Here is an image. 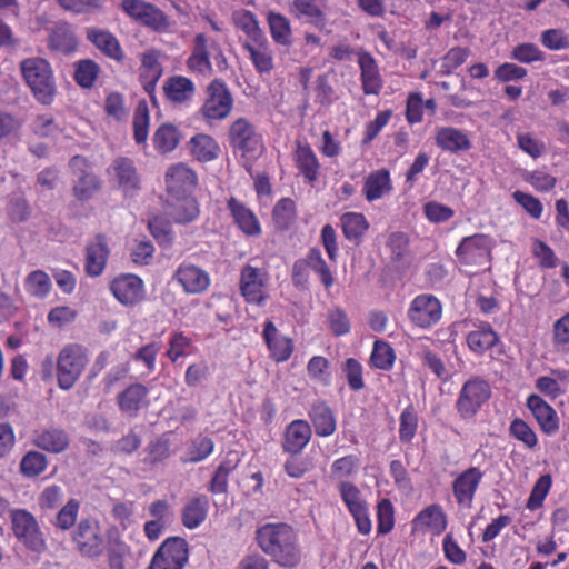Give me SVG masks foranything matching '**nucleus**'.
<instances>
[{"label": "nucleus", "mask_w": 569, "mask_h": 569, "mask_svg": "<svg viewBox=\"0 0 569 569\" xmlns=\"http://www.w3.org/2000/svg\"><path fill=\"white\" fill-rule=\"evenodd\" d=\"M495 240L485 233L463 237L455 250L458 261L465 266H485L490 262Z\"/></svg>", "instance_id": "nucleus-5"}, {"label": "nucleus", "mask_w": 569, "mask_h": 569, "mask_svg": "<svg viewBox=\"0 0 569 569\" xmlns=\"http://www.w3.org/2000/svg\"><path fill=\"white\" fill-rule=\"evenodd\" d=\"M296 217L295 202L289 198H282L273 208V219L279 228H287Z\"/></svg>", "instance_id": "nucleus-60"}, {"label": "nucleus", "mask_w": 569, "mask_h": 569, "mask_svg": "<svg viewBox=\"0 0 569 569\" xmlns=\"http://www.w3.org/2000/svg\"><path fill=\"white\" fill-rule=\"evenodd\" d=\"M78 550L86 557H98L103 552L104 543L98 523L81 520L73 533Z\"/></svg>", "instance_id": "nucleus-16"}, {"label": "nucleus", "mask_w": 569, "mask_h": 569, "mask_svg": "<svg viewBox=\"0 0 569 569\" xmlns=\"http://www.w3.org/2000/svg\"><path fill=\"white\" fill-rule=\"evenodd\" d=\"M267 22L274 43L283 47L292 44V28L290 20L282 13L269 11Z\"/></svg>", "instance_id": "nucleus-36"}, {"label": "nucleus", "mask_w": 569, "mask_h": 569, "mask_svg": "<svg viewBox=\"0 0 569 569\" xmlns=\"http://www.w3.org/2000/svg\"><path fill=\"white\" fill-rule=\"evenodd\" d=\"M263 340L270 351V357L277 362L287 361L293 352V341L279 332L271 320L263 325Z\"/></svg>", "instance_id": "nucleus-19"}, {"label": "nucleus", "mask_w": 569, "mask_h": 569, "mask_svg": "<svg viewBox=\"0 0 569 569\" xmlns=\"http://www.w3.org/2000/svg\"><path fill=\"white\" fill-rule=\"evenodd\" d=\"M47 458L38 451L28 452L21 460L20 468L24 476L36 477L44 471Z\"/></svg>", "instance_id": "nucleus-61"}, {"label": "nucleus", "mask_w": 569, "mask_h": 569, "mask_svg": "<svg viewBox=\"0 0 569 569\" xmlns=\"http://www.w3.org/2000/svg\"><path fill=\"white\" fill-rule=\"evenodd\" d=\"M407 315L416 327L429 329L440 321L442 305L433 295L421 293L412 299Z\"/></svg>", "instance_id": "nucleus-8"}, {"label": "nucleus", "mask_w": 569, "mask_h": 569, "mask_svg": "<svg viewBox=\"0 0 569 569\" xmlns=\"http://www.w3.org/2000/svg\"><path fill=\"white\" fill-rule=\"evenodd\" d=\"M490 397L491 388L487 381L480 378L469 379L458 395L456 409L462 419H472Z\"/></svg>", "instance_id": "nucleus-6"}, {"label": "nucleus", "mask_w": 569, "mask_h": 569, "mask_svg": "<svg viewBox=\"0 0 569 569\" xmlns=\"http://www.w3.org/2000/svg\"><path fill=\"white\" fill-rule=\"evenodd\" d=\"M52 283L50 277L42 270H34L30 272L24 280L26 291L34 298H46L49 295Z\"/></svg>", "instance_id": "nucleus-45"}, {"label": "nucleus", "mask_w": 569, "mask_h": 569, "mask_svg": "<svg viewBox=\"0 0 569 569\" xmlns=\"http://www.w3.org/2000/svg\"><path fill=\"white\" fill-rule=\"evenodd\" d=\"M232 21L246 34L243 42H252L266 36L259 26L257 17L249 10L240 9L233 11Z\"/></svg>", "instance_id": "nucleus-40"}, {"label": "nucleus", "mask_w": 569, "mask_h": 569, "mask_svg": "<svg viewBox=\"0 0 569 569\" xmlns=\"http://www.w3.org/2000/svg\"><path fill=\"white\" fill-rule=\"evenodd\" d=\"M510 58L520 63L541 62L545 60V52L531 42H523L515 46L510 52Z\"/></svg>", "instance_id": "nucleus-50"}, {"label": "nucleus", "mask_w": 569, "mask_h": 569, "mask_svg": "<svg viewBox=\"0 0 569 569\" xmlns=\"http://www.w3.org/2000/svg\"><path fill=\"white\" fill-rule=\"evenodd\" d=\"M552 485V479L550 475L541 476L535 483L530 496L527 500L526 507L527 509L535 511L539 509L546 497L548 496L550 488Z\"/></svg>", "instance_id": "nucleus-52"}, {"label": "nucleus", "mask_w": 569, "mask_h": 569, "mask_svg": "<svg viewBox=\"0 0 569 569\" xmlns=\"http://www.w3.org/2000/svg\"><path fill=\"white\" fill-rule=\"evenodd\" d=\"M311 428L309 423L301 419L291 421L283 435L282 449L290 455L300 453L311 439Z\"/></svg>", "instance_id": "nucleus-23"}, {"label": "nucleus", "mask_w": 569, "mask_h": 569, "mask_svg": "<svg viewBox=\"0 0 569 569\" xmlns=\"http://www.w3.org/2000/svg\"><path fill=\"white\" fill-rule=\"evenodd\" d=\"M178 128L170 123L161 124L153 134L154 149L160 153L173 151L180 142Z\"/></svg>", "instance_id": "nucleus-43"}, {"label": "nucleus", "mask_w": 569, "mask_h": 569, "mask_svg": "<svg viewBox=\"0 0 569 569\" xmlns=\"http://www.w3.org/2000/svg\"><path fill=\"white\" fill-rule=\"evenodd\" d=\"M540 42L551 51L569 49V36L559 28L543 30L540 34Z\"/></svg>", "instance_id": "nucleus-56"}, {"label": "nucleus", "mask_w": 569, "mask_h": 569, "mask_svg": "<svg viewBox=\"0 0 569 569\" xmlns=\"http://www.w3.org/2000/svg\"><path fill=\"white\" fill-rule=\"evenodd\" d=\"M390 174L387 169H380L368 174L363 184V194L368 201L380 199L388 190Z\"/></svg>", "instance_id": "nucleus-41"}, {"label": "nucleus", "mask_w": 569, "mask_h": 569, "mask_svg": "<svg viewBox=\"0 0 569 569\" xmlns=\"http://www.w3.org/2000/svg\"><path fill=\"white\" fill-rule=\"evenodd\" d=\"M214 449V443L211 438L206 436H198L191 441L188 449V462L197 463L208 458Z\"/></svg>", "instance_id": "nucleus-54"}, {"label": "nucleus", "mask_w": 569, "mask_h": 569, "mask_svg": "<svg viewBox=\"0 0 569 569\" xmlns=\"http://www.w3.org/2000/svg\"><path fill=\"white\" fill-rule=\"evenodd\" d=\"M149 109L144 101L138 103L133 116V134L137 143L146 142L149 132Z\"/></svg>", "instance_id": "nucleus-53"}, {"label": "nucleus", "mask_w": 569, "mask_h": 569, "mask_svg": "<svg viewBox=\"0 0 569 569\" xmlns=\"http://www.w3.org/2000/svg\"><path fill=\"white\" fill-rule=\"evenodd\" d=\"M90 360L88 349L80 343H67L56 359L57 382L60 389L69 390L82 376Z\"/></svg>", "instance_id": "nucleus-3"}, {"label": "nucleus", "mask_w": 569, "mask_h": 569, "mask_svg": "<svg viewBox=\"0 0 569 569\" xmlns=\"http://www.w3.org/2000/svg\"><path fill=\"white\" fill-rule=\"evenodd\" d=\"M63 500V490L60 486L46 487L38 497V505L43 511L56 509Z\"/></svg>", "instance_id": "nucleus-64"}, {"label": "nucleus", "mask_w": 569, "mask_h": 569, "mask_svg": "<svg viewBox=\"0 0 569 569\" xmlns=\"http://www.w3.org/2000/svg\"><path fill=\"white\" fill-rule=\"evenodd\" d=\"M329 361L322 356H313L307 363L308 376L323 385L330 383Z\"/></svg>", "instance_id": "nucleus-59"}, {"label": "nucleus", "mask_w": 569, "mask_h": 569, "mask_svg": "<svg viewBox=\"0 0 569 569\" xmlns=\"http://www.w3.org/2000/svg\"><path fill=\"white\" fill-rule=\"evenodd\" d=\"M189 557L188 543L182 538L164 540L153 555L148 569H183Z\"/></svg>", "instance_id": "nucleus-7"}, {"label": "nucleus", "mask_w": 569, "mask_h": 569, "mask_svg": "<svg viewBox=\"0 0 569 569\" xmlns=\"http://www.w3.org/2000/svg\"><path fill=\"white\" fill-rule=\"evenodd\" d=\"M483 475L478 467H470L455 478L452 481V493L460 507L470 508L472 506Z\"/></svg>", "instance_id": "nucleus-14"}, {"label": "nucleus", "mask_w": 569, "mask_h": 569, "mask_svg": "<svg viewBox=\"0 0 569 569\" xmlns=\"http://www.w3.org/2000/svg\"><path fill=\"white\" fill-rule=\"evenodd\" d=\"M86 271L91 277H98L106 268L109 248L103 236H97L86 249Z\"/></svg>", "instance_id": "nucleus-29"}, {"label": "nucleus", "mask_w": 569, "mask_h": 569, "mask_svg": "<svg viewBox=\"0 0 569 569\" xmlns=\"http://www.w3.org/2000/svg\"><path fill=\"white\" fill-rule=\"evenodd\" d=\"M211 48H218V41L208 38L203 33L196 34L191 54L186 62L189 72L201 76L212 74L213 68L210 61Z\"/></svg>", "instance_id": "nucleus-13"}, {"label": "nucleus", "mask_w": 569, "mask_h": 569, "mask_svg": "<svg viewBox=\"0 0 569 569\" xmlns=\"http://www.w3.org/2000/svg\"><path fill=\"white\" fill-rule=\"evenodd\" d=\"M297 20L322 31L328 27V18L321 0H292L288 9Z\"/></svg>", "instance_id": "nucleus-17"}, {"label": "nucleus", "mask_w": 569, "mask_h": 569, "mask_svg": "<svg viewBox=\"0 0 569 569\" xmlns=\"http://www.w3.org/2000/svg\"><path fill=\"white\" fill-rule=\"evenodd\" d=\"M266 273L262 269L247 264L240 274V291L248 303L261 306L266 298Z\"/></svg>", "instance_id": "nucleus-15"}, {"label": "nucleus", "mask_w": 569, "mask_h": 569, "mask_svg": "<svg viewBox=\"0 0 569 569\" xmlns=\"http://www.w3.org/2000/svg\"><path fill=\"white\" fill-rule=\"evenodd\" d=\"M69 442L67 432L58 428L42 430L34 438V445L38 448L53 453L64 451Z\"/></svg>", "instance_id": "nucleus-39"}, {"label": "nucleus", "mask_w": 569, "mask_h": 569, "mask_svg": "<svg viewBox=\"0 0 569 569\" xmlns=\"http://www.w3.org/2000/svg\"><path fill=\"white\" fill-rule=\"evenodd\" d=\"M208 97L201 107V113L207 120L226 119L233 107V98L227 84L219 79L213 80L207 89Z\"/></svg>", "instance_id": "nucleus-9"}, {"label": "nucleus", "mask_w": 569, "mask_h": 569, "mask_svg": "<svg viewBox=\"0 0 569 569\" xmlns=\"http://www.w3.org/2000/svg\"><path fill=\"white\" fill-rule=\"evenodd\" d=\"M293 161L305 181L312 184L320 174L319 160L308 142L296 141Z\"/></svg>", "instance_id": "nucleus-21"}, {"label": "nucleus", "mask_w": 569, "mask_h": 569, "mask_svg": "<svg viewBox=\"0 0 569 569\" xmlns=\"http://www.w3.org/2000/svg\"><path fill=\"white\" fill-rule=\"evenodd\" d=\"M498 341V333L493 330L491 325L487 322L480 323L475 330L467 335V345L469 349L477 355H483Z\"/></svg>", "instance_id": "nucleus-35"}, {"label": "nucleus", "mask_w": 569, "mask_h": 569, "mask_svg": "<svg viewBox=\"0 0 569 569\" xmlns=\"http://www.w3.org/2000/svg\"><path fill=\"white\" fill-rule=\"evenodd\" d=\"M229 143L234 153L246 160L257 159L263 149L261 136L254 126L246 118L236 119L229 127Z\"/></svg>", "instance_id": "nucleus-4"}, {"label": "nucleus", "mask_w": 569, "mask_h": 569, "mask_svg": "<svg viewBox=\"0 0 569 569\" xmlns=\"http://www.w3.org/2000/svg\"><path fill=\"white\" fill-rule=\"evenodd\" d=\"M99 66L92 60H81L74 70V80L82 88H91L97 80Z\"/></svg>", "instance_id": "nucleus-57"}, {"label": "nucleus", "mask_w": 569, "mask_h": 569, "mask_svg": "<svg viewBox=\"0 0 569 569\" xmlns=\"http://www.w3.org/2000/svg\"><path fill=\"white\" fill-rule=\"evenodd\" d=\"M172 279L187 295H201L211 284L208 271L189 261H183L177 267Z\"/></svg>", "instance_id": "nucleus-11"}, {"label": "nucleus", "mask_w": 569, "mask_h": 569, "mask_svg": "<svg viewBox=\"0 0 569 569\" xmlns=\"http://www.w3.org/2000/svg\"><path fill=\"white\" fill-rule=\"evenodd\" d=\"M358 64L361 69L365 93H378L381 88V80L373 58L367 52H360L358 54Z\"/></svg>", "instance_id": "nucleus-38"}, {"label": "nucleus", "mask_w": 569, "mask_h": 569, "mask_svg": "<svg viewBox=\"0 0 569 569\" xmlns=\"http://www.w3.org/2000/svg\"><path fill=\"white\" fill-rule=\"evenodd\" d=\"M261 550L281 567L293 568L301 560L295 530L287 523H266L256 532Z\"/></svg>", "instance_id": "nucleus-1"}, {"label": "nucleus", "mask_w": 569, "mask_h": 569, "mask_svg": "<svg viewBox=\"0 0 569 569\" xmlns=\"http://www.w3.org/2000/svg\"><path fill=\"white\" fill-rule=\"evenodd\" d=\"M342 231L348 240H357L368 229V222L362 213L347 212L341 217Z\"/></svg>", "instance_id": "nucleus-48"}, {"label": "nucleus", "mask_w": 569, "mask_h": 569, "mask_svg": "<svg viewBox=\"0 0 569 569\" xmlns=\"http://www.w3.org/2000/svg\"><path fill=\"white\" fill-rule=\"evenodd\" d=\"M209 498L206 495H196L187 500L181 511V521L188 529L200 527L207 519Z\"/></svg>", "instance_id": "nucleus-28"}, {"label": "nucleus", "mask_w": 569, "mask_h": 569, "mask_svg": "<svg viewBox=\"0 0 569 569\" xmlns=\"http://www.w3.org/2000/svg\"><path fill=\"white\" fill-rule=\"evenodd\" d=\"M415 529L428 530L435 536L441 535L448 525L441 506L433 503L422 509L412 521Z\"/></svg>", "instance_id": "nucleus-27"}, {"label": "nucleus", "mask_w": 569, "mask_h": 569, "mask_svg": "<svg viewBox=\"0 0 569 569\" xmlns=\"http://www.w3.org/2000/svg\"><path fill=\"white\" fill-rule=\"evenodd\" d=\"M166 98L174 104H184L191 101L196 92L194 83L187 77H169L163 84Z\"/></svg>", "instance_id": "nucleus-30"}, {"label": "nucleus", "mask_w": 569, "mask_h": 569, "mask_svg": "<svg viewBox=\"0 0 569 569\" xmlns=\"http://www.w3.org/2000/svg\"><path fill=\"white\" fill-rule=\"evenodd\" d=\"M393 270L405 271L413 262V254L409 249V237L403 232L393 233Z\"/></svg>", "instance_id": "nucleus-44"}, {"label": "nucleus", "mask_w": 569, "mask_h": 569, "mask_svg": "<svg viewBox=\"0 0 569 569\" xmlns=\"http://www.w3.org/2000/svg\"><path fill=\"white\" fill-rule=\"evenodd\" d=\"M327 320L330 330L336 336H345L350 331V321L348 315L340 307H335L328 311Z\"/></svg>", "instance_id": "nucleus-63"}, {"label": "nucleus", "mask_w": 569, "mask_h": 569, "mask_svg": "<svg viewBox=\"0 0 569 569\" xmlns=\"http://www.w3.org/2000/svg\"><path fill=\"white\" fill-rule=\"evenodd\" d=\"M228 209L230 210L236 224L243 233L251 237L259 236L261 233L259 220L243 203L231 198L228 201Z\"/></svg>", "instance_id": "nucleus-34"}, {"label": "nucleus", "mask_w": 569, "mask_h": 569, "mask_svg": "<svg viewBox=\"0 0 569 569\" xmlns=\"http://www.w3.org/2000/svg\"><path fill=\"white\" fill-rule=\"evenodd\" d=\"M20 69L27 86L42 104H50L56 96V81L50 63L42 58L21 61Z\"/></svg>", "instance_id": "nucleus-2"}, {"label": "nucleus", "mask_w": 569, "mask_h": 569, "mask_svg": "<svg viewBox=\"0 0 569 569\" xmlns=\"http://www.w3.org/2000/svg\"><path fill=\"white\" fill-rule=\"evenodd\" d=\"M242 47L258 73L269 74L273 70L274 54L266 36L252 42H242Z\"/></svg>", "instance_id": "nucleus-22"}, {"label": "nucleus", "mask_w": 569, "mask_h": 569, "mask_svg": "<svg viewBox=\"0 0 569 569\" xmlns=\"http://www.w3.org/2000/svg\"><path fill=\"white\" fill-rule=\"evenodd\" d=\"M196 183V173L183 163L171 166L166 173L168 197L189 194Z\"/></svg>", "instance_id": "nucleus-20"}, {"label": "nucleus", "mask_w": 569, "mask_h": 569, "mask_svg": "<svg viewBox=\"0 0 569 569\" xmlns=\"http://www.w3.org/2000/svg\"><path fill=\"white\" fill-rule=\"evenodd\" d=\"M189 144L191 153L202 162L214 160L220 151L217 141L206 133L196 134L191 138Z\"/></svg>", "instance_id": "nucleus-42"}, {"label": "nucleus", "mask_w": 569, "mask_h": 569, "mask_svg": "<svg viewBox=\"0 0 569 569\" xmlns=\"http://www.w3.org/2000/svg\"><path fill=\"white\" fill-rule=\"evenodd\" d=\"M306 263L317 274H319L321 282L326 288H330L333 284V277L326 261L323 260L321 252L317 248H312L306 259Z\"/></svg>", "instance_id": "nucleus-51"}, {"label": "nucleus", "mask_w": 569, "mask_h": 569, "mask_svg": "<svg viewBox=\"0 0 569 569\" xmlns=\"http://www.w3.org/2000/svg\"><path fill=\"white\" fill-rule=\"evenodd\" d=\"M309 419L319 437H329L337 429L336 417L331 408L323 401L315 402L309 410Z\"/></svg>", "instance_id": "nucleus-32"}, {"label": "nucleus", "mask_w": 569, "mask_h": 569, "mask_svg": "<svg viewBox=\"0 0 569 569\" xmlns=\"http://www.w3.org/2000/svg\"><path fill=\"white\" fill-rule=\"evenodd\" d=\"M339 492L350 513L367 507L360 490L351 482L342 481L339 485Z\"/></svg>", "instance_id": "nucleus-58"}, {"label": "nucleus", "mask_w": 569, "mask_h": 569, "mask_svg": "<svg viewBox=\"0 0 569 569\" xmlns=\"http://www.w3.org/2000/svg\"><path fill=\"white\" fill-rule=\"evenodd\" d=\"M11 522L16 537L27 548L37 552L44 549V539L32 513L24 509L12 510Z\"/></svg>", "instance_id": "nucleus-10"}, {"label": "nucleus", "mask_w": 569, "mask_h": 569, "mask_svg": "<svg viewBox=\"0 0 569 569\" xmlns=\"http://www.w3.org/2000/svg\"><path fill=\"white\" fill-rule=\"evenodd\" d=\"M512 438L522 443L526 449L533 450L538 445V437L533 429L522 419L515 418L509 426Z\"/></svg>", "instance_id": "nucleus-47"}, {"label": "nucleus", "mask_w": 569, "mask_h": 569, "mask_svg": "<svg viewBox=\"0 0 569 569\" xmlns=\"http://www.w3.org/2000/svg\"><path fill=\"white\" fill-rule=\"evenodd\" d=\"M50 47L57 51L69 53L77 47L74 33L67 24L56 27L49 38Z\"/></svg>", "instance_id": "nucleus-46"}, {"label": "nucleus", "mask_w": 569, "mask_h": 569, "mask_svg": "<svg viewBox=\"0 0 569 569\" xmlns=\"http://www.w3.org/2000/svg\"><path fill=\"white\" fill-rule=\"evenodd\" d=\"M149 390L141 383H133L118 396L120 410L129 416H137L138 411L148 406Z\"/></svg>", "instance_id": "nucleus-31"}, {"label": "nucleus", "mask_w": 569, "mask_h": 569, "mask_svg": "<svg viewBox=\"0 0 569 569\" xmlns=\"http://www.w3.org/2000/svg\"><path fill=\"white\" fill-rule=\"evenodd\" d=\"M72 172L78 177L74 182L73 192L77 199L88 200L99 189L100 184L94 174L88 169L89 164L86 158L81 156H74L69 163Z\"/></svg>", "instance_id": "nucleus-18"}, {"label": "nucleus", "mask_w": 569, "mask_h": 569, "mask_svg": "<svg viewBox=\"0 0 569 569\" xmlns=\"http://www.w3.org/2000/svg\"><path fill=\"white\" fill-rule=\"evenodd\" d=\"M167 213L176 223H190L194 221L199 213V204L190 194L168 197Z\"/></svg>", "instance_id": "nucleus-24"}, {"label": "nucleus", "mask_w": 569, "mask_h": 569, "mask_svg": "<svg viewBox=\"0 0 569 569\" xmlns=\"http://www.w3.org/2000/svg\"><path fill=\"white\" fill-rule=\"evenodd\" d=\"M370 365L373 368L388 370L391 368V347L382 341L376 340L370 355Z\"/></svg>", "instance_id": "nucleus-62"}, {"label": "nucleus", "mask_w": 569, "mask_h": 569, "mask_svg": "<svg viewBox=\"0 0 569 569\" xmlns=\"http://www.w3.org/2000/svg\"><path fill=\"white\" fill-rule=\"evenodd\" d=\"M109 289L113 297L126 307L136 306L144 299L143 281L136 274H120L110 282Z\"/></svg>", "instance_id": "nucleus-12"}, {"label": "nucleus", "mask_w": 569, "mask_h": 569, "mask_svg": "<svg viewBox=\"0 0 569 569\" xmlns=\"http://www.w3.org/2000/svg\"><path fill=\"white\" fill-rule=\"evenodd\" d=\"M110 170L127 197L134 196L140 189V179L132 160L118 158L113 161Z\"/></svg>", "instance_id": "nucleus-25"}, {"label": "nucleus", "mask_w": 569, "mask_h": 569, "mask_svg": "<svg viewBox=\"0 0 569 569\" xmlns=\"http://www.w3.org/2000/svg\"><path fill=\"white\" fill-rule=\"evenodd\" d=\"M87 37L107 57L117 61L123 58L120 43L111 32L100 29H89Z\"/></svg>", "instance_id": "nucleus-37"}, {"label": "nucleus", "mask_w": 569, "mask_h": 569, "mask_svg": "<svg viewBox=\"0 0 569 569\" xmlns=\"http://www.w3.org/2000/svg\"><path fill=\"white\" fill-rule=\"evenodd\" d=\"M436 144L452 153L467 151L471 148L469 137L460 129L453 127H441L436 132Z\"/></svg>", "instance_id": "nucleus-33"}, {"label": "nucleus", "mask_w": 569, "mask_h": 569, "mask_svg": "<svg viewBox=\"0 0 569 569\" xmlns=\"http://www.w3.org/2000/svg\"><path fill=\"white\" fill-rule=\"evenodd\" d=\"M80 502L77 499H69L56 515L53 525L61 530H69L77 521Z\"/></svg>", "instance_id": "nucleus-55"}, {"label": "nucleus", "mask_w": 569, "mask_h": 569, "mask_svg": "<svg viewBox=\"0 0 569 569\" xmlns=\"http://www.w3.org/2000/svg\"><path fill=\"white\" fill-rule=\"evenodd\" d=\"M162 57V52L157 49H149L141 54V66L144 69L147 77L151 79L150 86L152 88L163 72L161 64Z\"/></svg>", "instance_id": "nucleus-49"}, {"label": "nucleus", "mask_w": 569, "mask_h": 569, "mask_svg": "<svg viewBox=\"0 0 569 569\" xmlns=\"http://www.w3.org/2000/svg\"><path fill=\"white\" fill-rule=\"evenodd\" d=\"M527 407L545 433L551 435L558 430L559 419L556 410L540 396L530 395L527 398Z\"/></svg>", "instance_id": "nucleus-26"}]
</instances>
